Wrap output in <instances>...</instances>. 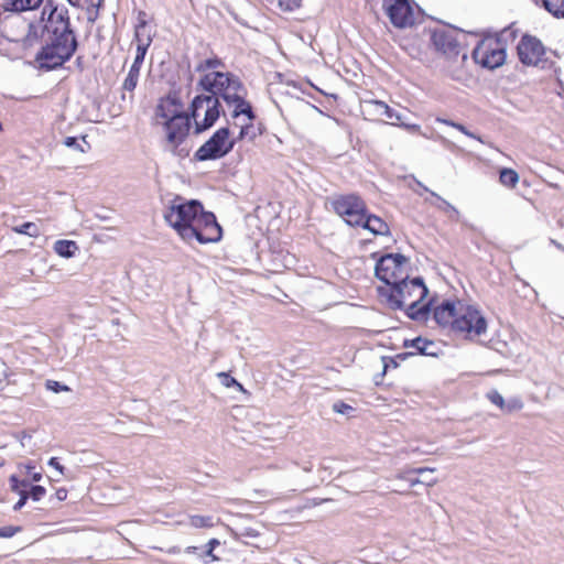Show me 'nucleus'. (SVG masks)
Segmentation results:
<instances>
[{"instance_id":"a18cd8bd","label":"nucleus","mask_w":564,"mask_h":564,"mask_svg":"<svg viewBox=\"0 0 564 564\" xmlns=\"http://www.w3.org/2000/svg\"><path fill=\"white\" fill-rule=\"evenodd\" d=\"M333 411L339 414L348 415L354 411V408L343 401L333 404Z\"/></svg>"},{"instance_id":"6e6552de","label":"nucleus","mask_w":564,"mask_h":564,"mask_svg":"<svg viewBox=\"0 0 564 564\" xmlns=\"http://www.w3.org/2000/svg\"><path fill=\"white\" fill-rule=\"evenodd\" d=\"M229 137L230 130L228 127L219 128L203 145L199 147L194 154V159L203 162L218 160L226 156L232 151L236 144V139H230Z\"/></svg>"},{"instance_id":"c03bdc74","label":"nucleus","mask_w":564,"mask_h":564,"mask_svg":"<svg viewBox=\"0 0 564 564\" xmlns=\"http://www.w3.org/2000/svg\"><path fill=\"white\" fill-rule=\"evenodd\" d=\"M486 397L492 404L497 405L502 411L505 399L497 390L492 389L488 391Z\"/></svg>"},{"instance_id":"4468645a","label":"nucleus","mask_w":564,"mask_h":564,"mask_svg":"<svg viewBox=\"0 0 564 564\" xmlns=\"http://www.w3.org/2000/svg\"><path fill=\"white\" fill-rule=\"evenodd\" d=\"M183 111V102L180 96V91L176 89L170 90V93L160 98L155 107L156 118H162L164 121L174 118V116H181Z\"/></svg>"},{"instance_id":"3c124183","label":"nucleus","mask_w":564,"mask_h":564,"mask_svg":"<svg viewBox=\"0 0 564 564\" xmlns=\"http://www.w3.org/2000/svg\"><path fill=\"white\" fill-rule=\"evenodd\" d=\"M147 13L144 11H139L138 14V23L135 26L147 29L148 22L145 20Z\"/></svg>"},{"instance_id":"5fc2aeb1","label":"nucleus","mask_w":564,"mask_h":564,"mask_svg":"<svg viewBox=\"0 0 564 564\" xmlns=\"http://www.w3.org/2000/svg\"><path fill=\"white\" fill-rule=\"evenodd\" d=\"M198 551H199V547H197V546H187L184 550V552L187 554H197V555L199 554Z\"/></svg>"},{"instance_id":"423d86ee","label":"nucleus","mask_w":564,"mask_h":564,"mask_svg":"<svg viewBox=\"0 0 564 564\" xmlns=\"http://www.w3.org/2000/svg\"><path fill=\"white\" fill-rule=\"evenodd\" d=\"M192 110V108L189 107ZM194 119L192 112H186L181 116H174L167 121H163V127L166 133V142L170 145L171 152L178 158H186L191 152L189 147L183 145L186 141L192 127L191 119Z\"/></svg>"},{"instance_id":"603ef678","label":"nucleus","mask_w":564,"mask_h":564,"mask_svg":"<svg viewBox=\"0 0 564 564\" xmlns=\"http://www.w3.org/2000/svg\"><path fill=\"white\" fill-rule=\"evenodd\" d=\"M55 497L58 501H64L67 498V490L65 488L57 489Z\"/></svg>"},{"instance_id":"c85d7f7f","label":"nucleus","mask_w":564,"mask_h":564,"mask_svg":"<svg viewBox=\"0 0 564 564\" xmlns=\"http://www.w3.org/2000/svg\"><path fill=\"white\" fill-rule=\"evenodd\" d=\"M220 545V541L218 539H210L204 546V550L198 554V557L202 560L204 564H210L213 562L218 561V556L214 554V551L217 546Z\"/></svg>"},{"instance_id":"9d476101","label":"nucleus","mask_w":564,"mask_h":564,"mask_svg":"<svg viewBox=\"0 0 564 564\" xmlns=\"http://www.w3.org/2000/svg\"><path fill=\"white\" fill-rule=\"evenodd\" d=\"M451 329L455 333H466L469 336H479L487 329L486 318L481 313L470 306L458 302L457 313L455 314Z\"/></svg>"},{"instance_id":"7ed1b4c3","label":"nucleus","mask_w":564,"mask_h":564,"mask_svg":"<svg viewBox=\"0 0 564 564\" xmlns=\"http://www.w3.org/2000/svg\"><path fill=\"white\" fill-rule=\"evenodd\" d=\"M198 86L208 94L197 95L191 102L192 116L195 120L199 116V110L206 108L203 121H196L195 133L197 134L213 127L220 117V99L227 105L239 95H243L246 90L240 78L230 72L207 73L200 78Z\"/></svg>"},{"instance_id":"0eeeda50","label":"nucleus","mask_w":564,"mask_h":564,"mask_svg":"<svg viewBox=\"0 0 564 564\" xmlns=\"http://www.w3.org/2000/svg\"><path fill=\"white\" fill-rule=\"evenodd\" d=\"M409 259L401 253H386L377 259L375 275L384 284L392 288L406 278Z\"/></svg>"},{"instance_id":"72a5a7b5","label":"nucleus","mask_w":564,"mask_h":564,"mask_svg":"<svg viewBox=\"0 0 564 564\" xmlns=\"http://www.w3.org/2000/svg\"><path fill=\"white\" fill-rule=\"evenodd\" d=\"M13 231L21 235H26L29 237H39L41 230L35 223L26 221L20 226L13 227Z\"/></svg>"},{"instance_id":"bf43d9fd","label":"nucleus","mask_w":564,"mask_h":564,"mask_svg":"<svg viewBox=\"0 0 564 564\" xmlns=\"http://www.w3.org/2000/svg\"><path fill=\"white\" fill-rule=\"evenodd\" d=\"M431 473H426L424 475H419L420 476V479H430V478H433L431 475Z\"/></svg>"},{"instance_id":"c756f323","label":"nucleus","mask_w":564,"mask_h":564,"mask_svg":"<svg viewBox=\"0 0 564 564\" xmlns=\"http://www.w3.org/2000/svg\"><path fill=\"white\" fill-rule=\"evenodd\" d=\"M499 181L503 186L513 188L519 182V174L513 169L503 167L499 172Z\"/></svg>"},{"instance_id":"2eb2a0df","label":"nucleus","mask_w":564,"mask_h":564,"mask_svg":"<svg viewBox=\"0 0 564 564\" xmlns=\"http://www.w3.org/2000/svg\"><path fill=\"white\" fill-rule=\"evenodd\" d=\"M369 105L378 115H384L388 119L393 120L391 124L399 126L411 133H420L421 127L416 123H408L404 121V115L398 112L395 109L389 107L384 101L371 100Z\"/></svg>"},{"instance_id":"473e14b6","label":"nucleus","mask_w":564,"mask_h":564,"mask_svg":"<svg viewBox=\"0 0 564 564\" xmlns=\"http://www.w3.org/2000/svg\"><path fill=\"white\" fill-rule=\"evenodd\" d=\"M82 142L77 137H67L64 140V144L75 151L85 153L90 149L89 142L86 140V135L80 138Z\"/></svg>"},{"instance_id":"052dcab7","label":"nucleus","mask_w":564,"mask_h":564,"mask_svg":"<svg viewBox=\"0 0 564 564\" xmlns=\"http://www.w3.org/2000/svg\"><path fill=\"white\" fill-rule=\"evenodd\" d=\"M82 59H83V57H82V56H78V57L76 58L77 64H80V63H82Z\"/></svg>"},{"instance_id":"ddd939ff","label":"nucleus","mask_w":564,"mask_h":564,"mask_svg":"<svg viewBox=\"0 0 564 564\" xmlns=\"http://www.w3.org/2000/svg\"><path fill=\"white\" fill-rule=\"evenodd\" d=\"M383 7L395 28L404 29L414 24L413 9L409 0H383Z\"/></svg>"},{"instance_id":"9b49d317","label":"nucleus","mask_w":564,"mask_h":564,"mask_svg":"<svg viewBox=\"0 0 564 564\" xmlns=\"http://www.w3.org/2000/svg\"><path fill=\"white\" fill-rule=\"evenodd\" d=\"M517 52L522 64L540 66L541 68L546 67L545 47L538 37L529 34L523 35L517 46Z\"/></svg>"},{"instance_id":"4be33fe9","label":"nucleus","mask_w":564,"mask_h":564,"mask_svg":"<svg viewBox=\"0 0 564 564\" xmlns=\"http://www.w3.org/2000/svg\"><path fill=\"white\" fill-rule=\"evenodd\" d=\"M424 300H420L416 297L413 300L408 307L405 308V315L415 322L426 321L431 308H432V300L421 305Z\"/></svg>"},{"instance_id":"6e6d98bb","label":"nucleus","mask_w":564,"mask_h":564,"mask_svg":"<svg viewBox=\"0 0 564 564\" xmlns=\"http://www.w3.org/2000/svg\"><path fill=\"white\" fill-rule=\"evenodd\" d=\"M31 479H32V481L37 482V481H40L42 479V474L41 473H33L31 475Z\"/></svg>"},{"instance_id":"20e7f679","label":"nucleus","mask_w":564,"mask_h":564,"mask_svg":"<svg viewBox=\"0 0 564 564\" xmlns=\"http://www.w3.org/2000/svg\"><path fill=\"white\" fill-rule=\"evenodd\" d=\"M379 293L386 297L390 310L398 311L403 310L405 302L409 300L413 301L416 297L424 300L429 294V289L421 276L409 279V275H406L405 279L399 281V283L397 282L390 290L379 289Z\"/></svg>"},{"instance_id":"5701e85b","label":"nucleus","mask_w":564,"mask_h":564,"mask_svg":"<svg viewBox=\"0 0 564 564\" xmlns=\"http://www.w3.org/2000/svg\"><path fill=\"white\" fill-rule=\"evenodd\" d=\"M43 0H3L1 8L4 12L20 13L37 9Z\"/></svg>"},{"instance_id":"a878e982","label":"nucleus","mask_w":564,"mask_h":564,"mask_svg":"<svg viewBox=\"0 0 564 564\" xmlns=\"http://www.w3.org/2000/svg\"><path fill=\"white\" fill-rule=\"evenodd\" d=\"M73 7L86 9L88 20L94 22L98 18V11L101 8L104 0H67Z\"/></svg>"},{"instance_id":"13d9d810","label":"nucleus","mask_w":564,"mask_h":564,"mask_svg":"<svg viewBox=\"0 0 564 564\" xmlns=\"http://www.w3.org/2000/svg\"><path fill=\"white\" fill-rule=\"evenodd\" d=\"M181 552V549L178 546H172L167 550V553L169 554H176V553H180Z\"/></svg>"},{"instance_id":"e433bc0d","label":"nucleus","mask_w":564,"mask_h":564,"mask_svg":"<svg viewBox=\"0 0 564 564\" xmlns=\"http://www.w3.org/2000/svg\"><path fill=\"white\" fill-rule=\"evenodd\" d=\"M437 122H441V123H444L446 126H449V127H453L455 129H457L458 131H460L462 133H464L465 135L469 137V138H474V139H477L478 141L482 142L481 138L476 135L475 133H473L471 131H469L464 124L462 123H458V122H454L449 119H444V118H437L436 119Z\"/></svg>"},{"instance_id":"dca6fc26","label":"nucleus","mask_w":564,"mask_h":564,"mask_svg":"<svg viewBox=\"0 0 564 564\" xmlns=\"http://www.w3.org/2000/svg\"><path fill=\"white\" fill-rule=\"evenodd\" d=\"M148 48H149V42H147L145 44L142 43L141 45H137L134 61H133L129 72H128V75L122 84L123 90L132 93L135 89L138 82H139V77H140V69L144 62V57L148 52Z\"/></svg>"},{"instance_id":"f257e3e1","label":"nucleus","mask_w":564,"mask_h":564,"mask_svg":"<svg viewBox=\"0 0 564 564\" xmlns=\"http://www.w3.org/2000/svg\"><path fill=\"white\" fill-rule=\"evenodd\" d=\"M47 14L46 36L37 51L34 62L39 69L51 72L64 66L75 54L78 41L72 29L68 10L47 0L42 15Z\"/></svg>"},{"instance_id":"8fccbe9b","label":"nucleus","mask_w":564,"mask_h":564,"mask_svg":"<svg viewBox=\"0 0 564 564\" xmlns=\"http://www.w3.org/2000/svg\"><path fill=\"white\" fill-rule=\"evenodd\" d=\"M48 465L53 468H55L57 471H59V474H64L65 471V467L63 465L59 464L58 462V458L57 457H52L50 458L48 460Z\"/></svg>"},{"instance_id":"cd10ccee","label":"nucleus","mask_w":564,"mask_h":564,"mask_svg":"<svg viewBox=\"0 0 564 564\" xmlns=\"http://www.w3.org/2000/svg\"><path fill=\"white\" fill-rule=\"evenodd\" d=\"M433 341L427 340L422 337H416L412 340H404L403 346L404 347H413L416 349V352L424 356H435L436 354L434 351L429 350V346H433Z\"/></svg>"},{"instance_id":"4d7b16f0","label":"nucleus","mask_w":564,"mask_h":564,"mask_svg":"<svg viewBox=\"0 0 564 564\" xmlns=\"http://www.w3.org/2000/svg\"><path fill=\"white\" fill-rule=\"evenodd\" d=\"M551 243H552L553 246H555V248H557L558 250H561V251H563V252H564V246H563L562 243L557 242V241H556V240H554V239H551Z\"/></svg>"},{"instance_id":"864d4df0","label":"nucleus","mask_w":564,"mask_h":564,"mask_svg":"<svg viewBox=\"0 0 564 564\" xmlns=\"http://www.w3.org/2000/svg\"><path fill=\"white\" fill-rule=\"evenodd\" d=\"M7 378V365L0 359V383Z\"/></svg>"},{"instance_id":"c9c22d12","label":"nucleus","mask_w":564,"mask_h":564,"mask_svg":"<svg viewBox=\"0 0 564 564\" xmlns=\"http://www.w3.org/2000/svg\"><path fill=\"white\" fill-rule=\"evenodd\" d=\"M189 524L194 528H212L214 521L212 516L194 514L189 517Z\"/></svg>"},{"instance_id":"aec40b11","label":"nucleus","mask_w":564,"mask_h":564,"mask_svg":"<svg viewBox=\"0 0 564 564\" xmlns=\"http://www.w3.org/2000/svg\"><path fill=\"white\" fill-rule=\"evenodd\" d=\"M435 468L430 467H420V468H410L408 470H404L400 474H398V479H403L409 482L410 487H414L415 485L423 484L425 486H434L437 480L436 478H430V479H420V477H415V475H424L426 473H434Z\"/></svg>"},{"instance_id":"37998d69","label":"nucleus","mask_w":564,"mask_h":564,"mask_svg":"<svg viewBox=\"0 0 564 564\" xmlns=\"http://www.w3.org/2000/svg\"><path fill=\"white\" fill-rule=\"evenodd\" d=\"M218 377L220 378L221 380V383L227 387V388H230V387H237L239 390H243V387L241 383H239L234 377H231L229 373L227 372H219L218 373Z\"/></svg>"},{"instance_id":"4c0bfd02","label":"nucleus","mask_w":564,"mask_h":564,"mask_svg":"<svg viewBox=\"0 0 564 564\" xmlns=\"http://www.w3.org/2000/svg\"><path fill=\"white\" fill-rule=\"evenodd\" d=\"M218 67H224V62L218 57H213L202 61L196 66V72H205L207 69H216Z\"/></svg>"},{"instance_id":"393cba45","label":"nucleus","mask_w":564,"mask_h":564,"mask_svg":"<svg viewBox=\"0 0 564 564\" xmlns=\"http://www.w3.org/2000/svg\"><path fill=\"white\" fill-rule=\"evenodd\" d=\"M264 131L262 122L254 123V121L248 120L240 127L238 135L235 138L236 143L242 140L253 141L257 137L261 135Z\"/></svg>"},{"instance_id":"2f4dec72","label":"nucleus","mask_w":564,"mask_h":564,"mask_svg":"<svg viewBox=\"0 0 564 564\" xmlns=\"http://www.w3.org/2000/svg\"><path fill=\"white\" fill-rule=\"evenodd\" d=\"M433 197H435L438 202L436 204V207L446 214H448V217L454 220H458L459 212L455 206H453L451 203H448L446 199L442 198L440 195H437L435 192H430Z\"/></svg>"},{"instance_id":"39448f33","label":"nucleus","mask_w":564,"mask_h":564,"mask_svg":"<svg viewBox=\"0 0 564 564\" xmlns=\"http://www.w3.org/2000/svg\"><path fill=\"white\" fill-rule=\"evenodd\" d=\"M506 34H508V30H503L498 35L486 36L480 40L471 52L474 62L488 69L500 67L507 56L503 41ZM509 34L511 35V32Z\"/></svg>"},{"instance_id":"49530a36","label":"nucleus","mask_w":564,"mask_h":564,"mask_svg":"<svg viewBox=\"0 0 564 564\" xmlns=\"http://www.w3.org/2000/svg\"><path fill=\"white\" fill-rule=\"evenodd\" d=\"M46 388L55 393H59V392H63V391H69V387L58 382V381H55V380H47L46 383H45Z\"/></svg>"},{"instance_id":"b1692460","label":"nucleus","mask_w":564,"mask_h":564,"mask_svg":"<svg viewBox=\"0 0 564 564\" xmlns=\"http://www.w3.org/2000/svg\"><path fill=\"white\" fill-rule=\"evenodd\" d=\"M9 482H10L11 490L17 492L20 496V499L18 500V502L13 506V510L19 511L25 506V503L29 499V495H26V488L29 487V480H25V479L20 480L18 478V476L12 475L9 478Z\"/></svg>"},{"instance_id":"a211bd4d","label":"nucleus","mask_w":564,"mask_h":564,"mask_svg":"<svg viewBox=\"0 0 564 564\" xmlns=\"http://www.w3.org/2000/svg\"><path fill=\"white\" fill-rule=\"evenodd\" d=\"M458 303L455 304L449 300L443 301L433 310L435 322L442 327H452L455 314L457 313Z\"/></svg>"},{"instance_id":"6ab92c4d","label":"nucleus","mask_w":564,"mask_h":564,"mask_svg":"<svg viewBox=\"0 0 564 564\" xmlns=\"http://www.w3.org/2000/svg\"><path fill=\"white\" fill-rule=\"evenodd\" d=\"M247 89L243 91V95H239L232 101L228 102V107H232L231 117L234 119L239 118L240 116H245L248 120L254 121L257 115L252 108V105L246 99Z\"/></svg>"},{"instance_id":"412c9836","label":"nucleus","mask_w":564,"mask_h":564,"mask_svg":"<svg viewBox=\"0 0 564 564\" xmlns=\"http://www.w3.org/2000/svg\"><path fill=\"white\" fill-rule=\"evenodd\" d=\"M364 229L369 230L373 235L389 236L390 228L388 224L377 215L365 213L362 223L359 225Z\"/></svg>"},{"instance_id":"f3484780","label":"nucleus","mask_w":564,"mask_h":564,"mask_svg":"<svg viewBox=\"0 0 564 564\" xmlns=\"http://www.w3.org/2000/svg\"><path fill=\"white\" fill-rule=\"evenodd\" d=\"M46 36V22L43 23V19L40 22H30L28 24V32L21 39L22 46L24 48L33 47L34 45L44 43Z\"/></svg>"},{"instance_id":"09e8293b","label":"nucleus","mask_w":564,"mask_h":564,"mask_svg":"<svg viewBox=\"0 0 564 564\" xmlns=\"http://www.w3.org/2000/svg\"><path fill=\"white\" fill-rule=\"evenodd\" d=\"M21 531V527L8 525L0 528V538H11Z\"/></svg>"},{"instance_id":"79ce46f5","label":"nucleus","mask_w":564,"mask_h":564,"mask_svg":"<svg viewBox=\"0 0 564 564\" xmlns=\"http://www.w3.org/2000/svg\"><path fill=\"white\" fill-rule=\"evenodd\" d=\"M235 539L239 540L240 538H258L260 535V532L251 527H242L238 531L234 532Z\"/></svg>"},{"instance_id":"f704fd0d","label":"nucleus","mask_w":564,"mask_h":564,"mask_svg":"<svg viewBox=\"0 0 564 564\" xmlns=\"http://www.w3.org/2000/svg\"><path fill=\"white\" fill-rule=\"evenodd\" d=\"M413 355H414V352H402V354L397 355L395 358L382 357L383 368H382V372L380 376L383 377L388 369L397 368L399 366L397 358L401 359V360H405L409 356H413Z\"/></svg>"},{"instance_id":"de8ad7c7","label":"nucleus","mask_w":564,"mask_h":564,"mask_svg":"<svg viewBox=\"0 0 564 564\" xmlns=\"http://www.w3.org/2000/svg\"><path fill=\"white\" fill-rule=\"evenodd\" d=\"M279 6L285 11H293L301 6L302 0H278Z\"/></svg>"},{"instance_id":"1a4fd4ad","label":"nucleus","mask_w":564,"mask_h":564,"mask_svg":"<svg viewBox=\"0 0 564 564\" xmlns=\"http://www.w3.org/2000/svg\"><path fill=\"white\" fill-rule=\"evenodd\" d=\"M333 210L343 217L347 225L357 227L367 212L366 202L356 193L336 195L330 200Z\"/></svg>"},{"instance_id":"f8f14e48","label":"nucleus","mask_w":564,"mask_h":564,"mask_svg":"<svg viewBox=\"0 0 564 564\" xmlns=\"http://www.w3.org/2000/svg\"><path fill=\"white\" fill-rule=\"evenodd\" d=\"M456 29H435L431 34V43L435 51L448 59H456L460 54V44L456 37Z\"/></svg>"},{"instance_id":"f03ea898","label":"nucleus","mask_w":564,"mask_h":564,"mask_svg":"<svg viewBox=\"0 0 564 564\" xmlns=\"http://www.w3.org/2000/svg\"><path fill=\"white\" fill-rule=\"evenodd\" d=\"M164 220L187 243L196 240L200 245L217 242L221 239L223 229L216 216L205 212L197 199L186 200L175 196L163 214Z\"/></svg>"},{"instance_id":"bb28decb","label":"nucleus","mask_w":564,"mask_h":564,"mask_svg":"<svg viewBox=\"0 0 564 564\" xmlns=\"http://www.w3.org/2000/svg\"><path fill=\"white\" fill-rule=\"evenodd\" d=\"M54 251L63 258H72L78 251V246L73 240H57L54 243Z\"/></svg>"},{"instance_id":"a19ab883","label":"nucleus","mask_w":564,"mask_h":564,"mask_svg":"<svg viewBox=\"0 0 564 564\" xmlns=\"http://www.w3.org/2000/svg\"><path fill=\"white\" fill-rule=\"evenodd\" d=\"M134 41L137 42V45H141L142 43L145 44L149 42V46L152 43V36L150 33L145 32V29L135 26L134 28Z\"/></svg>"},{"instance_id":"7c9ffc66","label":"nucleus","mask_w":564,"mask_h":564,"mask_svg":"<svg viewBox=\"0 0 564 564\" xmlns=\"http://www.w3.org/2000/svg\"><path fill=\"white\" fill-rule=\"evenodd\" d=\"M544 9L556 19H564V0H542Z\"/></svg>"},{"instance_id":"ea45409f","label":"nucleus","mask_w":564,"mask_h":564,"mask_svg":"<svg viewBox=\"0 0 564 564\" xmlns=\"http://www.w3.org/2000/svg\"><path fill=\"white\" fill-rule=\"evenodd\" d=\"M523 408V401L519 397L510 398L508 401L505 400L502 412L512 413L520 411Z\"/></svg>"},{"instance_id":"58836bf2","label":"nucleus","mask_w":564,"mask_h":564,"mask_svg":"<svg viewBox=\"0 0 564 564\" xmlns=\"http://www.w3.org/2000/svg\"><path fill=\"white\" fill-rule=\"evenodd\" d=\"M46 494V489L40 485H31L29 482V487L26 488V495L33 501H40Z\"/></svg>"}]
</instances>
